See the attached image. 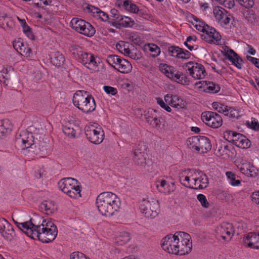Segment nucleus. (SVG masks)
<instances>
[{
    "label": "nucleus",
    "mask_w": 259,
    "mask_h": 259,
    "mask_svg": "<svg viewBox=\"0 0 259 259\" xmlns=\"http://www.w3.org/2000/svg\"><path fill=\"white\" fill-rule=\"evenodd\" d=\"M42 223H37L34 219L24 223H17V227L28 236L33 239H38L43 243H49L56 237L58 229L56 225L51 221L47 222L42 218Z\"/></svg>",
    "instance_id": "f257e3e1"
},
{
    "label": "nucleus",
    "mask_w": 259,
    "mask_h": 259,
    "mask_svg": "<svg viewBox=\"0 0 259 259\" xmlns=\"http://www.w3.org/2000/svg\"><path fill=\"white\" fill-rule=\"evenodd\" d=\"M96 205L99 212L106 217L117 214L121 208L119 198L111 192L100 193L96 198Z\"/></svg>",
    "instance_id": "f03ea898"
},
{
    "label": "nucleus",
    "mask_w": 259,
    "mask_h": 259,
    "mask_svg": "<svg viewBox=\"0 0 259 259\" xmlns=\"http://www.w3.org/2000/svg\"><path fill=\"white\" fill-rule=\"evenodd\" d=\"M70 51L74 57L87 68L94 71L99 70V64L94 55L90 53L84 51L82 48L77 45H72L70 48Z\"/></svg>",
    "instance_id": "7ed1b4c3"
},
{
    "label": "nucleus",
    "mask_w": 259,
    "mask_h": 259,
    "mask_svg": "<svg viewBox=\"0 0 259 259\" xmlns=\"http://www.w3.org/2000/svg\"><path fill=\"white\" fill-rule=\"evenodd\" d=\"M73 105L84 113L93 112L96 107L94 98L84 91H77L72 99Z\"/></svg>",
    "instance_id": "20e7f679"
},
{
    "label": "nucleus",
    "mask_w": 259,
    "mask_h": 259,
    "mask_svg": "<svg viewBox=\"0 0 259 259\" xmlns=\"http://www.w3.org/2000/svg\"><path fill=\"white\" fill-rule=\"evenodd\" d=\"M70 26L76 32L88 37L93 36L96 32L95 28L90 23L78 18H72Z\"/></svg>",
    "instance_id": "39448f33"
},
{
    "label": "nucleus",
    "mask_w": 259,
    "mask_h": 259,
    "mask_svg": "<svg viewBox=\"0 0 259 259\" xmlns=\"http://www.w3.org/2000/svg\"><path fill=\"white\" fill-rule=\"evenodd\" d=\"M160 69L167 77L183 85H188L190 80L187 76L182 72L176 70L174 67L166 64L160 66Z\"/></svg>",
    "instance_id": "423d86ee"
},
{
    "label": "nucleus",
    "mask_w": 259,
    "mask_h": 259,
    "mask_svg": "<svg viewBox=\"0 0 259 259\" xmlns=\"http://www.w3.org/2000/svg\"><path fill=\"white\" fill-rule=\"evenodd\" d=\"M106 61L111 67L122 73H128L132 70L131 63L117 55L108 56Z\"/></svg>",
    "instance_id": "0eeeda50"
},
{
    "label": "nucleus",
    "mask_w": 259,
    "mask_h": 259,
    "mask_svg": "<svg viewBox=\"0 0 259 259\" xmlns=\"http://www.w3.org/2000/svg\"><path fill=\"white\" fill-rule=\"evenodd\" d=\"M179 243L177 244V255H184L189 253L192 249L190 235L184 232H178Z\"/></svg>",
    "instance_id": "6e6552de"
},
{
    "label": "nucleus",
    "mask_w": 259,
    "mask_h": 259,
    "mask_svg": "<svg viewBox=\"0 0 259 259\" xmlns=\"http://www.w3.org/2000/svg\"><path fill=\"white\" fill-rule=\"evenodd\" d=\"M97 124H90L85 127V134L87 138L93 144L101 143L105 136L103 130Z\"/></svg>",
    "instance_id": "1a4fd4ad"
},
{
    "label": "nucleus",
    "mask_w": 259,
    "mask_h": 259,
    "mask_svg": "<svg viewBox=\"0 0 259 259\" xmlns=\"http://www.w3.org/2000/svg\"><path fill=\"white\" fill-rule=\"evenodd\" d=\"M178 232L172 235L169 234L164 237L161 241L162 249L166 252L177 255V244L179 243Z\"/></svg>",
    "instance_id": "9d476101"
},
{
    "label": "nucleus",
    "mask_w": 259,
    "mask_h": 259,
    "mask_svg": "<svg viewBox=\"0 0 259 259\" xmlns=\"http://www.w3.org/2000/svg\"><path fill=\"white\" fill-rule=\"evenodd\" d=\"M140 208L141 212L147 218L153 219L158 214V204L155 201L150 202L148 200H143L140 204Z\"/></svg>",
    "instance_id": "9b49d317"
},
{
    "label": "nucleus",
    "mask_w": 259,
    "mask_h": 259,
    "mask_svg": "<svg viewBox=\"0 0 259 259\" xmlns=\"http://www.w3.org/2000/svg\"><path fill=\"white\" fill-rule=\"evenodd\" d=\"M201 119L206 125L214 128L220 127L223 123L222 117L214 112H203L201 114Z\"/></svg>",
    "instance_id": "f8f14e48"
},
{
    "label": "nucleus",
    "mask_w": 259,
    "mask_h": 259,
    "mask_svg": "<svg viewBox=\"0 0 259 259\" xmlns=\"http://www.w3.org/2000/svg\"><path fill=\"white\" fill-rule=\"evenodd\" d=\"M216 235L218 238L229 241L234 235V230L231 223L224 222L218 226L215 230Z\"/></svg>",
    "instance_id": "ddd939ff"
},
{
    "label": "nucleus",
    "mask_w": 259,
    "mask_h": 259,
    "mask_svg": "<svg viewBox=\"0 0 259 259\" xmlns=\"http://www.w3.org/2000/svg\"><path fill=\"white\" fill-rule=\"evenodd\" d=\"M186 67L190 75L195 79H203L207 74L203 65L196 62H188L186 64Z\"/></svg>",
    "instance_id": "4468645a"
},
{
    "label": "nucleus",
    "mask_w": 259,
    "mask_h": 259,
    "mask_svg": "<svg viewBox=\"0 0 259 259\" xmlns=\"http://www.w3.org/2000/svg\"><path fill=\"white\" fill-rule=\"evenodd\" d=\"M201 38L206 42L211 44H218L221 39V35L215 29L208 25L206 29L200 35Z\"/></svg>",
    "instance_id": "2eb2a0df"
},
{
    "label": "nucleus",
    "mask_w": 259,
    "mask_h": 259,
    "mask_svg": "<svg viewBox=\"0 0 259 259\" xmlns=\"http://www.w3.org/2000/svg\"><path fill=\"white\" fill-rule=\"evenodd\" d=\"M146 156L145 148L142 144H139L133 151V159L135 164L141 167H145L146 165Z\"/></svg>",
    "instance_id": "dca6fc26"
},
{
    "label": "nucleus",
    "mask_w": 259,
    "mask_h": 259,
    "mask_svg": "<svg viewBox=\"0 0 259 259\" xmlns=\"http://www.w3.org/2000/svg\"><path fill=\"white\" fill-rule=\"evenodd\" d=\"M213 14L216 21L222 26L229 24L231 15L224 8L217 6L213 9Z\"/></svg>",
    "instance_id": "f3484780"
},
{
    "label": "nucleus",
    "mask_w": 259,
    "mask_h": 259,
    "mask_svg": "<svg viewBox=\"0 0 259 259\" xmlns=\"http://www.w3.org/2000/svg\"><path fill=\"white\" fill-rule=\"evenodd\" d=\"M194 180L192 189H203L206 188L208 185L207 176L203 172L195 170L194 174Z\"/></svg>",
    "instance_id": "a211bd4d"
},
{
    "label": "nucleus",
    "mask_w": 259,
    "mask_h": 259,
    "mask_svg": "<svg viewBox=\"0 0 259 259\" xmlns=\"http://www.w3.org/2000/svg\"><path fill=\"white\" fill-rule=\"evenodd\" d=\"M212 106L215 111L230 118H235L239 116V113L236 110L220 102H213L212 104Z\"/></svg>",
    "instance_id": "6ab92c4d"
},
{
    "label": "nucleus",
    "mask_w": 259,
    "mask_h": 259,
    "mask_svg": "<svg viewBox=\"0 0 259 259\" xmlns=\"http://www.w3.org/2000/svg\"><path fill=\"white\" fill-rule=\"evenodd\" d=\"M167 51L168 55L170 56L184 60L189 59L191 55L188 51L175 46L169 47Z\"/></svg>",
    "instance_id": "aec40b11"
},
{
    "label": "nucleus",
    "mask_w": 259,
    "mask_h": 259,
    "mask_svg": "<svg viewBox=\"0 0 259 259\" xmlns=\"http://www.w3.org/2000/svg\"><path fill=\"white\" fill-rule=\"evenodd\" d=\"M0 233L7 240H11L14 234L12 225L4 218L0 219Z\"/></svg>",
    "instance_id": "412c9836"
},
{
    "label": "nucleus",
    "mask_w": 259,
    "mask_h": 259,
    "mask_svg": "<svg viewBox=\"0 0 259 259\" xmlns=\"http://www.w3.org/2000/svg\"><path fill=\"white\" fill-rule=\"evenodd\" d=\"M195 170V169L186 170L180 174V181L182 185L192 189L193 184L192 182L194 180Z\"/></svg>",
    "instance_id": "4be33fe9"
},
{
    "label": "nucleus",
    "mask_w": 259,
    "mask_h": 259,
    "mask_svg": "<svg viewBox=\"0 0 259 259\" xmlns=\"http://www.w3.org/2000/svg\"><path fill=\"white\" fill-rule=\"evenodd\" d=\"M156 113L155 110L149 109L145 114V118L146 121L153 127L159 128L161 126L160 118L157 117Z\"/></svg>",
    "instance_id": "5701e85b"
},
{
    "label": "nucleus",
    "mask_w": 259,
    "mask_h": 259,
    "mask_svg": "<svg viewBox=\"0 0 259 259\" xmlns=\"http://www.w3.org/2000/svg\"><path fill=\"white\" fill-rule=\"evenodd\" d=\"M78 181L71 177L64 178L60 180L58 183L59 189L64 193H67V190L70 189L71 187H75V184H77Z\"/></svg>",
    "instance_id": "b1692460"
},
{
    "label": "nucleus",
    "mask_w": 259,
    "mask_h": 259,
    "mask_svg": "<svg viewBox=\"0 0 259 259\" xmlns=\"http://www.w3.org/2000/svg\"><path fill=\"white\" fill-rule=\"evenodd\" d=\"M86 9L88 12L91 13L95 18L100 19L103 21H107L109 20L108 15L97 7L89 5L86 7Z\"/></svg>",
    "instance_id": "393cba45"
},
{
    "label": "nucleus",
    "mask_w": 259,
    "mask_h": 259,
    "mask_svg": "<svg viewBox=\"0 0 259 259\" xmlns=\"http://www.w3.org/2000/svg\"><path fill=\"white\" fill-rule=\"evenodd\" d=\"M201 84V86H199V88H203V91L209 93H216L220 91V87L218 84L213 83V82L208 81H198L196 83V85Z\"/></svg>",
    "instance_id": "a878e982"
},
{
    "label": "nucleus",
    "mask_w": 259,
    "mask_h": 259,
    "mask_svg": "<svg viewBox=\"0 0 259 259\" xmlns=\"http://www.w3.org/2000/svg\"><path fill=\"white\" fill-rule=\"evenodd\" d=\"M258 234L249 233L243 239V245L246 247L255 249L257 239H258Z\"/></svg>",
    "instance_id": "bb28decb"
},
{
    "label": "nucleus",
    "mask_w": 259,
    "mask_h": 259,
    "mask_svg": "<svg viewBox=\"0 0 259 259\" xmlns=\"http://www.w3.org/2000/svg\"><path fill=\"white\" fill-rule=\"evenodd\" d=\"M119 19V20L116 22V24H112V26L116 28H119L120 27H132L135 24L134 20L129 17L121 15Z\"/></svg>",
    "instance_id": "cd10ccee"
},
{
    "label": "nucleus",
    "mask_w": 259,
    "mask_h": 259,
    "mask_svg": "<svg viewBox=\"0 0 259 259\" xmlns=\"http://www.w3.org/2000/svg\"><path fill=\"white\" fill-rule=\"evenodd\" d=\"M39 209L47 214H51L57 209V207L52 201H44L39 206Z\"/></svg>",
    "instance_id": "c85d7f7f"
},
{
    "label": "nucleus",
    "mask_w": 259,
    "mask_h": 259,
    "mask_svg": "<svg viewBox=\"0 0 259 259\" xmlns=\"http://www.w3.org/2000/svg\"><path fill=\"white\" fill-rule=\"evenodd\" d=\"M234 144L239 148L246 149L250 147L251 142L245 136L238 133Z\"/></svg>",
    "instance_id": "c756f323"
},
{
    "label": "nucleus",
    "mask_w": 259,
    "mask_h": 259,
    "mask_svg": "<svg viewBox=\"0 0 259 259\" xmlns=\"http://www.w3.org/2000/svg\"><path fill=\"white\" fill-rule=\"evenodd\" d=\"M81 186L78 181L77 184H75V187H71L65 194L71 198L77 199L81 197Z\"/></svg>",
    "instance_id": "7c9ffc66"
},
{
    "label": "nucleus",
    "mask_w": 259,
    "mask_h": 259,
    "mask_svg": "<svg viewBox=\"0 0 259 259\" xmlns=\"http://www.w3.org/2000/svg\"><path fill=\"white\" fill-rule=\"evenodd\" d=\"M225 56L226 58L232 62L233 65L239 69L241 68L242 65L239 61L241 62L242 59L239 58L237 53L232 50H230V51L226 53Z\"/></svg>",
    "instance_id": "2f4dec72"
},
{
    "label": "nucleus",
    "mask_w": 259,
    "mask_h": 259,
    "mask_svg": "<svg viewBox=\"0 0 259 259\" xmlns=\"http://www.w3.org/2000/svg\"><path fill=\"white\" fill-rule=\"evenodd\" d=\"M225 56L226 58L232 62L233 65L239 69L241 68L242 65L239 61L241 62L242 59L239 58L237 53L232 50H230V51L226 53Z\"/></svg>",
    "instance_id": "473e14b6"
},
{
    "label": "nucleus",
    "mask_w": 259,
    "mask_h": 259,
    "mask_svg": "<svg viewBox=\"0 0 259 259\" xmlns=\"http://www.w3.org/2000/svg\"><path fill=\"white\" fill-rule=\"evenodd\" d=\"M22 136L21 140L23 149L28 148L34 144V137L31 133L24 132Z\"/></svg>",
    "instance_id": "72a5a7b5"
},
{
    "label": "nucleus",
    "mask_w": 259,
    "mask_h": 259,
    "mask_svg": "<svg viewBox=\"0 0 259 259\" xmlns=\"http://www.w3.org/2000/svg\"><path fill=\"white\" fill-rule=\"evenodd\" d=\"M131 239L128 232L122 231L120 232L115 238V243L119 245H122L128 242Z\"/></svg>",
    "instance_id": "f704fd0d"
},
{
    "label": "nucleus",
    "mask_w": 259,
    "mask_h": 259,
    "mask_svg": "<svg viewBox=\"0 0 259 259\" xmlns=\"http://www.w3.org/2000/svg\"><path fill=\"white\" fill-rule=\"evenodd\" d=\"M211 148V144L209 139L206 137L201 136L199 144V151L201 150L203 153H205L210 150Z\"/></svg>",
    "instance_id": "c9c22d12"
},
{
    "label": "nucleus",
    "mask_w": 259,
    "mask_h": 259,
    "mask_svg": "<svg viewBox=\"0 0 259 259\" xmlns=\"http://www.w3.org/2000/svg\"><path fill=\"white\" fill-rule=\"evenodd\" d=\"M51 62L56 66H60L64 62L65 58L59 52H54L51 55Z\"/></svg>",
    "instance_id": "e433bc0d"
},
{
    "label": "nucleus",
    "mask_w": 259,
    "mask_h": 259,
    "mask_svg": "<svg viewBox=\"0 0 259 259\" xmlns=\"http://www.w3.org/2000/svg\"><path fill=\"white\" fill-rule=\"evenodd\" d=\"M200 136H193L187 140V145L189 148L199 151V144Z\"/></svg>",
    "instance_id": "4c0bfd02"
},
{
    "label": "nucleus",
    "mask_w": 259,
    "mask_h": 259,
    "mask_svg": "<svg viewBox=\"0 0 259 259\" xmlns=\"http://www.w3.org/2000/svg\"><path fill=\"white\" fill-rule=\"evenodd\" d=\"M226 176L229 183L232 186H238L241 185V181L236 179V175L235 173L231 171H228L226 172Z\"/></svg>",
    "instance_id": "58836bf2"
},
{
    "label": "nucleus",
    "mask_w": 259,
    "mask_h": 259,
    "mask_svg": "<svg viewBox=\"0 0 259 259\" xmlns=\"http://www.w3.org/2000/svg\"><path fill=\"white\" fill-rule=\"evenodd\" d=\"M171 106L178 109H182L185 106V102L182 98L174 95L172 103H171Z\"/></svg>",
    "instance_id": "ea45409f"
},
{
    "label": "nucleus",
    "mask_w": 259,
    "mask_h": 259,
    "mask_svg": "<svg viewBox=\"0 0 259 259\" xmlns=\"http://www.w3.org/2000/svg\"><path fill=\"white\" fill-rule=\"evenodd\" d=\"M218 153L221 156L224 157V158H229L231 157L232 153L229 147L227 145H222L218 149Z\"/></svg>",
    "instance_id": "a19ab883"
},
{
    "label": "nucleus",
    "mask_w": 259,
    "mask_h": 259,
    "mask_svg": "<svg viewBox=\"0 0 259 259\" xmlns=\"http://www.w3.org/2000/svg\"><path fill=\"white\" fill-rule=\"evenodd\" d=\"M238 133H236L233 131L227 130L224 133V138L228 142L234 144L236 141L237 136Z\"/></svg>",
    "instance_id": "79ce46f5"
},
{
    "label": "nucleus",
    "mask_w": 259,
    "mask_h": 259,
    "mask_svg": "<svg viewBox=\"0 0 259 259\" xmlns=\"http://www.w3.org/2000/svg\"><path fill=\"white\" fill-rule=\"evenodd\" d=\"M158 183H159V184H157V187L158 188L159 187H160L161 188L159 189L160 191L170 193L171 191H173V190H170V185L167 183L166 180H161L159 181Z\"/></svg>",
    "instance_id": "37998d69"
},
{
    "label": "nucleus",
    "mask_w": 259,
    "mask_h": 259,
    "mask_svg": "<svg viewBox=\"0 0 259 259\" xmlns=\"http://www.w3.org/2000/svg\"><path fill=\"white\" fill-rule=\"evenodd\" d=\"M63 133L69 137L72 138L76 137V132L71 124L64 125L63 127Z\"/></svg>",
    "instance_id": "c03bdc74"
},
{
    "label": "nucleus",
    "mask_w": 259,
    "mask_h": 259,
    "mask_svg": "<svg viewBox=\"0 0 259 259\" xmlns=\"http://www.w3.org/2000/svg\"><path fill=\"white\" fill-rule=\"evenodd\" d=\"M121 15L117 10L112 9L110 11V18H109L111 24L112 25V24H116Z\"/></svg>",
    "instance_id": "a18cd8bd"
},
{
    "label": "nucleus",
    "mask_w": 259,
    "mask_h": 259,
    "mask_svg": "<svg viewBox=\"0 0 259 259\" xmlns=\"http://www.w3.org/2000/svg\"><path fill=\"white\" fill-rule=\"evenodd\" d=\"M129 44L124 41H120L116 45V48L121 53L126 55L128 51L129 50Z\"/></svg>",
    "instance_id": "49530a36"
},
{
    "label": "nucleus",
    "mask_w": 259,
    "mask_h": 259,
    "mask_svg": "<svg viewBox=\"0 0 259 259\" xmlns=\"http://www.w3.org/2000/svg\"><path fill=\"white\" fill-rule=\"evenodd\" d=\"M124 9L133 13H138L139 11V9L138 7L133 4L131 1H128L126 4V5L125 6Z\"/></svg>",
    "instance_id": "de8ad7c7"
},
{
    "label": "nucleus",
    "mask_w": 259,
    "mask_h": 259,
    "mask_svg": "<svg viewBox=\"0 0 259 259\" xmlns=\"http://www.w3.org/2000/svg\"><path fill=\"white\" fill-rule=\"evenodd\" d=\"M19 53L22 56L28 57L31 54V50L27 44L23 43V47H21Z\"/></svg>",
    "instance_id": "09e8293b"
},
{
    "label": "nucleus",
    "mask_w": 259,
    "mask_h": 259,
    "mask_svg": "<svg viewBox=\"0 0 259 259\" xmlns=\"http://www.w3.org/2000/svg\"><path fill=\"white\" fill-rule=\"evenodd\" d=\"M247 127L255 131L259 130V122L254 118H251V121H247L246 123Z\"/></svg>",
    "instance_id": "8fccbe9b"
},
{
    "label": "nucleus",
    "mask_w": 259,
    "mask_h": 259,
    "mask_svg": "<svg viewBox=\"0 0 259 259\" xmlns=\"http://www.w3.org/2000/svg\"><path fill=\"white\" fill-rule=\"evenodd\" d=\"M244 16L246 20L250 23H253L256 19L255 15L252 10H247L244 13Z\"/></svg>",
    "instance_id": "3c124183"
},
{
    "label": "nucleus",
    "mask_w": 259,
    "mask_h": 259,
    "mask_svg": "<svg viewBox=\"0 0 259 259\" xmlns=\"http://www.w3.org/2000/svg\"><path fill=\"white\" fill-rule=\"evenodd\" d=\"M197 198L200 202L201 206L205 208H207L209 206V203L207 200L206 196L202 194H198L197 196Z\"/></svg>",
    "instance_id": "603ef678"
},
{
    "label": "nucleus",
    "mask_w": 259,
    "mask_h": 259,
    "mask_svg": "<svg viewBox=\"0 0 259 259\" xmlns=\"http://www.w3.org/2000/svg\"><path fill=\"white\" fill-rule=\"evenodd\" d=\"M148 48L151 53H153V56L156 57L160 54V49L156 45L154 44H148Z\"/></svg>",
    "instance_id": "864d4df0"
},
{
    "label": "nucleus",
    "mask_w": 259,
    "mask_h": 259,
    "mask_svg": "<svg viewBox=\"0 0 259 259\" xmlns=\"http://www.w3.org/2000/svg\"><path fill=\"white\" fill-rule=\"evenodd\" d=\"M196 24H195V27L199 31L204 32L206 29L207 24L202 21L199 20L198 19H196Z\"/></svg>",
    "instance_id": "5fc2aeb1"
},
{
    "label": "nucleus",
    "mask_w": 259,
    "mask_h": 259,
    "mask_svg": "<svg viewBox=\"0 0 259 259\" xmlns=\"http://www.w3.org/2000/svg\"><path fill=\"white\" fill-rule=\"evenodd\" d=\"M125 56H127L132 59L138 60L141 58L140 53L137 50H131L129 49Z\"/></svg>",
    "instance_id": "6e6d98bb"
},
{
    "label": "nucleus",
    "mask_w": 259,
    "mask_h": 259,
    "mask_svg": "<svg viewBox=\"0 0 259 259\" xmlns=\"http://www.w3.org/2000/svg\"><path fill=\"white\" fill-rule=\"evenodd\" d=\"M0 126L5 129L8 133H10L12 130V125L8 120H2L0 121Z\"/></svg>",
    "instance_id": "4d7b16f0"
},
{
    "label": "nucleus",
    "mask_w": 259,
    "mask_h": 259,
    "mask_svg": "<svg viewBox=\"0 0 259 259\" xmlns=\"http://www.w3.org/2000/svg\"><path fill=\"white\" fill-rule=\"evenodd\" d=\"M70 259H90L83 253L75 251L71 254Z\"/></svg>",
    "instance_id": "13d9d810"
},
{
    "label": "nucleus",
    "mask_w": 259,
    "mask_h": 259,
    "mask_svg": "<svg viewBox=\"0 0 259 259\" xmlns=\"http://www.w3.org/2000/svg\"><path fill=\"white\" fill-rule=\"evenodd\" d=\"M240 3V4L245 7L246 8L249 9L252 8L254 4L253 0H237Z\"/></svg>",
    "instance_id": "bf43d9fd"
},
{
    "label": "nucleus",
    "mask_w": 259,
    "mask_h": 259,
    "mask_svg": "<svg viewBox=\"0 0 259 259\" xmlns=\"http://www.w3.org/2000/svg\"><path fill=\"white\" fill-rule=\"evenodd\" d=\"M156 100L157 104L160 105L161 108H163L167 112H171V109L170 107L167 104V103H165L161 98H157Z\"/></svg>",
    "instance_id": "052dcab7"
},
{
    "label": "nucleus",
    "mask_w": 259,
    "mask_h": 259,
    "mask_svg": "<svg viewBox=\"0 0 259 259\" xmlns=\"http://www.w3.org/2000/svg\"><path fill=\"white\" fill-rule=\"evenodd\" d=\"M103 89L104 91L108 94L115 95L117 93V89L111 86L105 85Z\"/></svg>",
    "instance_id": "680f3d73"
},
{
    "label": "nucleus",
    "mask_w": 259,
    "mask_h": 259,
    "mask_svg": "<svg viewBox=\"0 0 259 259\" xmlns=\"http://www.w3.org/2000/svg\"><path fill=\"white\" fill-rule=\"evenodd\" d=\"M35 5L37 7H42L44 5H49L52 0H33Z\"/></svg>",
    "instance_id": "e2e57ef3"
},
{
    "label": "nucleus",
    "mask_w": 259,
    "mask_h": 259,
    "mask_svg": "<svg viewBox=\"0 0 259 259\" xmlns=\"http://www.w3.org/2000/svg\"><path fill=\"white\" fill-rule=\"evenodd\" d=\"M221 5L228 9H231L234 7L235 2L234 0H223Z\"/></svg>",
    "instance_id": "0e129e2a"
},
{
    "label": "nucleus",
    "mask_w": 259,
    "mask_h": 259,
    "mask_svg": "<svg viewBox=\"0 0 259 259\" xmlns=\"http://www.w3.org/2000/svg\"><path fill=\"white\" fill-rule=\"evenodd\" d=\"M23 44V42L21 40H15L13 42V47L18 53H19Z\"/></svg>",
    "instance_id": "69168bd1"
},
{
    "label": "nucleus",
    "mask_w": 259,
    "mask_h": 259,
    "mask_svg": "<svg viewBox=\"0 0 259 259\" xmlns=\"http://www.w3.org/2000/svg\"><path fill=\"white\" fill-rule=\"evenodd\" d=\"M247 59L258 68L259 67V59L250 56H247Z\"/></svg>",
    "instance_id": "338daca9"
},
{
    "label": "nucleus",
    "mask_w": 259,
    "mask_h": 259,
    "mask_svg": "<svg viewBox=\"0 0 259 259\" xmlns=\"http://www.w3.org/2000/svg\"><path fill=\"white\" fill-rule=\"evenodd\" d=\"M252 198L255 203L259 204V191L253 194Z\"/></svg>",
    "instance_id": "774afa93"
}]
</instances>
